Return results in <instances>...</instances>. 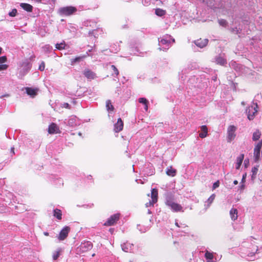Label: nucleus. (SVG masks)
<instances>
[{"label": "nucleus", "instance_id": "f257e3e1", "mask_svg": "<svg viewBox=\"0 0 262 262\" xmlns=\"http://www.w3.org/2000/svg\"><path fill=\"white\" fill-rule=\"evenodd\" d=\"M253 238L252 237H251L248 241L243 242L241 248L243 257H252L257 253L258 246L254 244L255 242L253 241Z\"/></svg>", "mask_w": 262, "mask_h": 262}, {"label": "nucleus", "instance_id": "f03ea898", "mask_svg": "<svg viewBox=\"0 0 262 262\" xmlns=\"http://www.w3.org/2000/svg\"><path fill=\"white\" fill-rule=\"evenodd\" d=\"M31 58H26L18 63V77L21 79L27 74L32 68Z\"/></svg>", "mask_w": 262, "mask_h": 262}, {"label": "nucleus", "instance_id": "7ed1b4c3", "mask_svg": "<svg viewBox=\"0 0 262 262\" xmlns=\"http://www.w3.org/2000/svg\"><path fill=\"white\" fill-rule=\"evenodd\" d=\"M159 46L160 47L159 49L160 51H166L170 47L171 44V41L173 42H175L174 38L172 36L168 34H165L162 37L158 38Z\"/></svg>", "mask_w": 262, "mask_h": 262}, {"label": "nucleus", "instance_id": "20e7f679", "mask_svg": "<svg viewBox=\"0 0 262 262\" xmlns=\"http://www.w3.org/2000/svg\"><path fill=\"white\" fill-rule=\"evenodd\" d=\"M258 111V105L257 103L252 102V104L247 107L246 110V113L247 115V118L249 120H252L255 114Z\"/></svg>", "mask_w": 262, "mask_h": 262}, {"label": "nucleus", "instance_id": "39448f33", "mask_svg": "<svg viewBox=\"0 0 262 262\" xmlns=\"http://www.w3.org/2000/svg\"><path fill=\"white\" fill-rule=\"evenodd\" d=\"M77 9L76 7L70 6L61 7L58 9V13L61 16H70L74 14Z\"/></svg>", "mask_w": 262, "mask_h": 262}, {"label": "nucleus", "instance_id": "423d86ee", "mask_svg": "<svg viewBox=\"0 0 262 262\" xmlns=\"http://www.w3.org/2000/svg\"><path fill=\"white\" fill-rule=\"evenodd\" d=\"M92 248L93 244L91 242L84 241L77 248V250L81 253H84L90 250Z\"/></svg>", "mask_w": 262, "mask_h": 262}, {"label": "nucleus", "instance_id": "0eeeda50", "mask_svg": "<svg viewBox=\"0 0 262 262\" xmlns=\"http://www.w3.org/2000/svg\"><path fill=\"white\" fill-rule=\"evenodd\" d=\"M262 147V140L256 145L254 149V160L258 162L260 160V150Z\"/></svg>", "mask_w": 262, "mask_h": 262}, {"label": "nucleus", "instance_id": "6e6552de", "mask_svg": "<svg viewBox=\"0 0 262 262\" xmlns=\"http://www.w3.org/2000/svg\"><path fill=\"white\" fill-rule=\"evenodd\" d=\"M120 213H116L111 215L104 224V226H113L114 224L119 220L120 217Z\"/></svg>", "mask_w": 262, "mask_h": 262}, {"label": "nucleus", "instance_id": "1a4fd4ad", "mask_svg": "<svg viewBox=\"0 0 262 262\" xmlns=\"http://www.w3.org/2000/svg\"><path fill=\"white\" fill-rule=\"evenodd\" d=\"M236 127L233 125H230L228 128L227 141L231 142L235 138V132Z\"/></svg>", "mask_w": 262, "mask_h": 262}, {"label": "nucleus", "instance_id": "9d476101", "mask_svg": "<svg viewBox=\"0 0 262 262\" xmlns=\"http://www.w3.org/2000/svg\"><path fill=\"white\" fill-rule=\"evenodd\" d=\"M70 230V228L68 226H65L60 231L58 236V239L63 241L68 236V233Z\"/></svg>", "mask_w": 262, "mask_h": 262}, {"label": "nucleus", "instance_id": "9b49d317", "mask_svg": "<svg viewBox=\"0 0 262 262\" xmlns=\"http://www.w3.org/2000/svg\"><path fill=\"white\" fill-rule=\"evenodd\" d=\"M193 42L195 45L196 46L202 49L207 46L208 42V39L200 38L194 40Z\"/></svg>", "mask_w": 262, "mask_h": 262}, {"label": "nucleus", "instance_id": "f8f14e48", "mask_svg": "<svg viewBox=\"0 0 262 262\" xmlns=\"http://www.w3.org/2000/svg\"><path fill=\"white\" fill-rule=\"evenodd\" d=\"M83 75L88 79H94L96 77V74L89 69H85L83 71Z\"/></svg>", "mask_w": 262, "mask_h": 262}, {"label": "nucleus", "instance_id": "ddd939ff", "mask_svg": "<svg viewBox=\"0 0 262 262\" xmlns=\"http://www.w3.org/2000/svg\"><path fill=\"white\" fill-rule=\"evenodd\" d=\"M173 212L181 211L182 210V207L181 205L176 203L174 201L167 205Z\"/></svg>", "mask_w": 262, "mask_h": 262}, {"label": "nucleus", "instance_id": "4468645a", "mask_svg": "<svg viewBox=\"0 0 262 262\" xmlns=\"http://www.w3.org/2000/svg\"><path fill=\"white\" fill-rule=\"evenodd\" d=\"M48 132L50 134H54L59 133L60 131L57 124L54 123H52L49 126Z\"/></svg>", "mask_w": 262, "mask_h": 262}, {"label": "nucleus", "instance_id": "2eb2a0df", "mask_svg": "<svg viewBox=\"0 0 262 262\" xmlns=\"http://www.w3.org/2000/svg\"><path fill=\"white\" fill-rule=\"evenodd\" d=\"M122 250L125 252H131L133 250L134 245L130 243L126 242L121 244V245Z\"/></svg>", "mask_w": 262, "mask_h": 262}, {"label": "nucleus", "instance_id": "dca6fc26", "mask_svg": "<svg viewBox=\"0 0 262 262\" xmlns=\"http://www.w3.org/2000/svg\"><path fill=\"white\" fill-rule=\"evenodd\" d=\"M123 122L122 119L119 118L118 119L117 123L114 124V130L116 133L121 131L123 128Z\"/></svg>", "mask_w": 262, "mask_h": 262}, {"label": "nucleus", "instance_id": "f3484780", "mask_svg": "<svg viewBox=\"0 0 262 262\" xmlns=\"http://www.w3.org/2000/svg\"><path fill=\"white\" fill-rule=\"evenodd\" d=\"M26 93L31 97H34L37 94L38 89L37 88H32L30 87L25 88Z\"/></svg>", "mask_w": 262, "mask_h": 262}, {"label": "nucleus", "instance_id": "a211bd4d", "mask_svg": "<svg viewBox=\"0 0 262 262\" xmlns=\"http://www.w3.org/2000/svg\"><path fill=\"white\" fill-rule=\"evenodd\" d=\"M165 204L166 206L174 201V195L170 192H166L165 194Z\"/></svg>", "mask_w": 262, "mask_h": 262}, {"label": "nucleus", "instance_id": "6ab92c4d", "mask_svg": "<svg viewBox=\"0 0 262 262\" xmlns=\"http://www.w3.org/2000/svg\"><path fill=\"white\" fill-rule=\"evenodd\" d=\"M82 25L84 27L89 29V27L92 28V29L95 28L96 27V23L94 20H88L84 21Z\"/></svg>", "mask_w": 262, "mask_h": 262}, {"label": "nucleus", "instance_id": "aec40b11", "mask_svg": "<svg viewBox=\"0 0 262 262\" xmlns=\"http://www.w3.org/2000/svg\"><path fill=\"white\" fill-rule=\"evenodd\" d=\"M244 158V155L243 154H241L238 157L236 158V166L235 168L236 169H239L241 167V166L243 163V160Z\"/></svg>", "mask_w": 262, "mask_h": 262}, {"label": "nucleus", "instance_id": "412c9836", "mask_svg": "<svg viewBox=\"0 0 262 262\" xmlns=\"http://www.w3.org/2000/svg\"><path fill=\"white\" fill-rule=\"evenodd\" d=\"M20 6L22 9L29 12H31L33 10V6L28 3H20Z\"/></svg>", "mask_w": 262, "mask_h": 262}, {"label": "nucleus", "instance_id": "4be33fe9", "mask_svg": "<svg viewBox=\"0 0 262 262\" xmlns=\"http://www.w3.org/2000/svg\"><path fill=\"white\" fill-rule=\"evenodd\" d=\"M67 123L71 127H75L77 126V118L75 116H71L69 118Z\"/></svg>", "mask_w": 262, "mask_h": 262}, {"label": "nucleus", "instance_id": "5701e85b", "mask_svg": "<svg viewBox=\"0 0 262 262\" xmlns=\"http://www.w3.org/2000/svg\"><path fill=\"white\" fill-rule=\"evenodd\" d=\"M202 133L199 134V136L201 138H205L208 134V128L206 125H202L201 126Z\"/></svg>", "mask_w": 262, "mask_h": 262}, {"label": "nucleus", "instance_id": "b1692460", "mask_svg": "<svg viewBox=\"0 0 262 262\" xmlns=\"http://www.w3.org/2000/svg\"><path fill=\"white\" fill-rule=\"evenodd\" d=\"M237 210L235 208H232L230 211V217L233 221H235L237 218Z\"/></svg>", "mask_w": 262, "mask_h": 262}, {"label": "nucleus", "instance_id": "393cba45", "mask_svg": "<svg viewBox=\"0 0 262 262\" xmlns=\"http://www.w3.org/2000/svg\"><path fill=\"white\" fill-rule=\"evenodd\" d=\"M166 174L170 177H174L177 173L176 169L172 168L171 166H170L167 168L166 171Z\"/></svg>", "mask_w": 262, "mask_h": 262}, {"label": "nucleus", "instance_id": "a878e982", "mask_svg": "<svg viewBox=\"0 0 262 262\" xmlns=\"http://www.w3.org/2000/svg\"><path fill=\"white\" fill-rule=\"evenodd\" d=\"M53 215L58 220H60L62 219V213L60 209L56 208L53 210Z\"/></svg>", "mask_w": 262, "mask_h": 262}, {"label": "nucleus", "instance_id": "bb28decb", "mask_svg": "<svg viewBox=\"0 0 262 262\" xmlns=\"http://www.w3.org/2000/svg\"><path fill=\"white\" fill-rule=\"evenodd\" d=\"M216 62L222 66H224L227 63L226 60L222 57L217 56L215 58Z\"/></svg>", "mask_w": 262, "mask_h": 262}, {"label": "nucleus", "instance_id": "cd10ccee", "mask_svg": "<svg viewBox=\"0 0 262 262\" xmlns=\"http://www.w3.org/2000/svg\"><path fill=\"white\" fill-rule=\"evenodd\" d=\"M158 190L156 188H152L151 189V199L154 200L155 201H157L158 200Z\"/></svg>", "mask_w": 262, "mask_h": 262}, {"label": "nucleus", "instance_id": "c85d7f7f", "mask_svg": "<svg viewBox=\"0 0 262 262\" xmlns=\"http://www.w3.org/2000/svg\"><path fill=\"white\" fill-rule=\"evenodd\" d=\"M155 14L158 16H163L166 14V11L160 8H157L155 10Z\"/></svg>", "mask_w": 262, "mask_h": 262}, {"label": "nucleus", "instance_id": "c756f323", "mask_svg": "<svg viewBox=\"0 0 262 262\" xmlns=\"http://www.w3.org/2000/svg\"><path fill=\"white\" fill-rule=\"evenodd\" d=\"M260 135L261 133L259 130L256 131L253 134L252 140L255 141L258 140L260 138Z\"/></svg>", "mask_w": 262, "mask_h": 262}, {"label": "nucleus", "instance_id": "7c9ffc66", "mask_svg": "<svg viewBox=\"0 0 262 262\" xmlns=\"http://www.w3.org/2000/svg\"><path fill=\"white\" fill-rule=\"evenodd\" d=\"M106 107L108 111H113L114 107L112 104L111 100H108L106 102Z\"/></svg>", "mask_w": 262, "mask_h": 262}, {"label": "nucleus", "instance_id": "2f4dec72", "mask_svg": "<svg viewBox=\"0 0 262 262\" xmlns=\"http://www.w3.org/2000/svg\"><path fill=\"white\" fill-rule=\"evenodd\" d=\"M258 166H254L252 168V170H251V172L252 173V176H251V179H255L256 178V175L257 173V171H258Z\"/></svg>", "mask_w": 262, "mask_h": 262}, {"label": "nucleus", "instance_id": "473e14b6", "mask_svg": "<svg viewBox=\"0 0 262 262\" xmlns=\"http://www.w3.org/2000/svg\"><path fill=\"white\" fill-rule=\"evenodd\" d=\"M231 32L233 33L236 34H238L241 33L242 30L240 28H238L237 27L234 28H230L229 29Z\"/></svg>", "mask_w": 262, "mask_h": 262}, {"label": "nucleus", "instance_id": "72a5a7b5", "mask_svg": "<svg viewBox=\"0 0 262 262\" xmlns=\"http://www.w3.org/2000/svg\"><path fill=\"white\" fill-rule=\"evenodd\" d=\"M66 46V44L64 41L63 42H61L60 43H56L55 45V47L57 49L59 50H61L64 49Z\"/></svg>", "mask_w": 262, "mask_h": 262}, {"label": "nucleus", "instance_id": "f704fd0d", "mask_svg": "<svg viewBox=\"0 0 262 262\" xmlns=\"http://www.w3.org/2000/svg\"><path fill=\"white\" fill-rule=\"evenodd\" d=\"M215 195L214 194H212L211 196L208 199L206 203H207V206L209 207L210 204L212 203L213 200L215 199Z\"/></svg>", "mask_w": 262, "mask_h": 262}, {"label": "nucleus", "instance_id": "c9c22d12", "mask_svg": "<svg viewBox=\"0 0 262 262\" xmlns=\"http://www.w3.org/2000/svg\"><path fill=\"white\" fill-rule=\"evenodd\" d=\"M96 32L97 30L95 29L94 28L92 29V30H90L88 33L89 36H94V37L96 38L97 35H98V34L96 33Z\"/></svg>", "mask_w": 262, "mask_h": 262}, {"label": "nucleus", "instance_id": "e433bc0d", "mask_svg": "<svg viewBox=\"0 0 262 262\" xmlns=\"http://www.w3.org/2000/svg\"><path fill=\"white\" fill-rule=\"evenodd\" d=\"M219 24L220 26L226 27L228 24V22L223 19H221L218 20Z\"/></svg>", "mask_w": 262, "mask_h": 262}, {"label": "nucleus", "instance_id": "4c0bfd02", "mask_svg": "<svg viewBox=\"0 0 262 262\" xmlns=\"http://www.w3.org/2000/svg\"><path fill=\"white\" fill-rule=\"evenodd\" d=\"M60 250H59L58 251H55L53 253V260H56L58 259V258L59 257V256L60 255Z\"/></svg>", "mask_w": 262, "mask_h": 262}, {"label": "nucleus", "instance_id": "58836bf2", "mask_svg": "<svg viewBox=\"0 0 262 262\" xmlns=\"http://www.w3.org/2000/svg\"><path fill=\"white\" fill-rule=\"evenodd\" d=\"M17 14V10L14 8L11 11L9 12L8 15L11 17H15Z\"/></svg>", "mask_w": 262, "mask_h": 262}, {"label": "nucleus", "instance_id": "ea45409f", "mask_svg": "<svg viewBox=\"0 0 262 262\" xmlns=\"http://www.w3.org/2000/svg\"><path fill=\"white\" fill-rule=\"evenodd\" d=\"M139 102L145 105L148 103V101L145 98L142 97L139 99Z\"/></svg>", "mask_w": 262, "mask_h": 262}, {"label": "nucleus", "instance_id": "a19ab883", "mask_svg": "<svg viewBox=\"0 0 262 262\" xmlns=\"http://www.w3.org/2000/svg\"><path fill=\"white\" fill-rule=\"evenodd\" d=\"M205 257L207 260L213 259V255L212 253L207 251L205 254Z\"/></svg>", "mask_w": 262, "mask_h": 262}, {"label": "nucleus", "instance_id": "79ce46f5", "mask_svg": "<svg viewBox=\"0 0 262 262\" xmlns=\"http://www.w3.org/2000/svg\"><path fill=\"white\" fill-rule=\"evenodd\" d=\"M43 48L46 52H50L52 50V47L49 45H45Z\"/></svg>", "mask_w": 262, "mask_h": 262}, {"label": "nucleus", "instance_id": "37998d69", "mask_svg": "<svg viewBox=\"0 0 262 262\" xmlns=\"http://www.w3.org/2000/svg\"><path fill=\"white\" fill-rule=\"evenodd\" d=\"M157 201H155L154 200L151 199V200H150L149 202L146 203L145 205L146 207H148L149 206H153L154 204L156 203Z\"/></svg>", "mask_w": 262, "mask_h": 262}, {"label": "nucleus", "instance_id": "c03bdc74", "mask_svg": "<svg viewBox=\"0 0 262 262\" xmlns=\"http://www.w3.org/2000/svg\"><path fill=\"white\" fill-rule=\"evenodd\" d=\"M111 68L113 70L114 74L118 76L119 75V72L117 68L114 65H112Z\"/></svg>", "mask_w": 262, "mask_h": 262}, {"label": "nucleus", "instance_id": "a18cd8bd", "mask_svg": "<svg viewBox=\"0 0 262 262\" xmlns=\"http://www.w3.org/2000/svg\"><path fill=\"white\" fill-rule=\"evenodd\" d=\"M45 62L44 61H42L41 62V63L40 64L39 66V70H40V71H44L45 70Z\"/></svg>", "mask_w": 262, "mask_h": 262}, {"label": "nucleus", "instance_id": "49530a36", "mask_svg": "<svg viewBox=\"0 0 262 262\" xmlns=\"http://www.w3.org/2000/svg\"><path fill=\"white\" fill-rule=\"evenodd\" d=\"M7 61V57L6 56L0 57V64H3Z\"/></svg>", "mask_w": 262, "mask_h": 262}, {"label": "nucleus", "instance_id": "de8ad7c7", "mask_svg": "<svg viewBox=\"0 0 262 262\" xmlns=\"http://www.w3.org/2000/svg\"><path fill=\"white\" fill-rule=\"evenodd\" d=\"M137 228H138V229L141 231V233H144L146 231H147V228H144V229H143L142 228H141V226L139 225H138L137 226Z\"/></svg>", "mask_w": 262, "mask_h": 262}, {"label": "nucleus", "instance_id": "09e8293b", "mask_svg": "<svg viewBox=\"0 0 262 262\" xmlns=\"http://www.w3.org/2000/svg\"><path fill=\"white\" fill-rule=\"evenodd\" d=\"M8 67L7 64H0V71L6 70Z\"/></svg>", "mask_w": 262, "mask_h": 262}, {"label": "nucleus", "instance_id": "8fccbe9b", "mask_svg": "<svg viewBox=\"0 0 262 262\" xmlns=\"http://www.w3.org/2000/svg\"><path fill=\"white\" fill-rule=\"evenodd\" d=\"M219 185H220L219 181H217L216 182H214L213 184L212 189H215L217 188V187H219Z\"/></svg>", "mask_w": 262, "mask_h": 262}, {"label": "nucleus", "instance_id": "3c124183", "mask_svg": "<svg viewBox=\"0 0 262 262\" xmlns=\"http://www.w3.org/2000/svg\"><path fill=\"white\" fill-rule=\"evenodd\" d=\"M84 57H80V56H79V57H76L75 59H74L73 62H79L83 58H84Z\"/></svg>", "mask_w": 262, "mask_h": 262}, {"label": "nucleus", "instance_id": "603ef678", "mask_svg": "<svg viewBox=\"0 0 262 262\" xmlns=\"http://www.w3.org/2000/svg\"><path fill=\"white\" fill-rule=\"evenodd\" d=\"M95 48V46H94L93 47H92L91 49L89 50L86 52V55H85L84 56H83V57H86L87 56H90V55L89 54V53L92 52L93 50H94V48Z\"/></svg>", "mask_w": 262, "mask_h": 262}, {"label": "nucleus", "instance_id": "864d4df0", "mask_svg": "<svg viewBox=\"0 0 262 262\" xmlns=\"http://www.w3.org/2000/svg\"><path fill=\"white\" fill-rule=\"evenodd\" d=\"M241 185L239 186L238 189L241 190V191H243L245 188V185L244 183H241Z\"/></svg>", "mask_w": 262, "mask_h": 262}, {"label": "nucleus", "instance_id": "5fc2aeb1", "mask_svg": "<svg viewBox=\"0 0 262 262\" xmlns=\"http://www.w3.org/2000/svg\"><path fill=\"white\" fill-rule=\"evenodd\" d=\"M62 107L66 108H70V105L69 103H68L64 102L63 104H62Z\"/></svg>", "mask_w": 262, "mask_h": 262}, {"label": "nucleus", "instance_id": "6e6d98bb", "mask_svg": "<svg viewBox=\"0 0 262 262\" xmlns=\"http://www.w3.org/2000/svg\"><path fill=\"white\" fill-rule=\"evenodd\" d=\"M244 164L245 167L247 168L249 164V159H245Z\"/></svg>", "mask_w": 262, "mask_h": 262}, {"label": "nucleus", "instance_id": "4d7b16f0", "mask_svg": "<svg viewBox=\"0 0 262 262\" xmlns=\"http://www.w3.org/2000/svg\"><path fill=\"white\" fill-rule=\"evenodd\" d=\"M246 176H247V174L246 173L243 175L242 182L241 183H244L245 182Z\"/></svg>", "mask_w": 262, "mask_h": 262}, {"label": "nucleus", "instance_id": "13d9d810", "mask_svg": "<svg viewBox=\"0 0 262 262\" xmlns=\"http://www.w3.org/2000/svg\"><path fill=\"white\" fill-rule=\"evenodd\" d=\"M57 181L59 182L60 185H63V181L61 178L57 179Z\"/></svg>", "mask_w": 262, "mask_h": 262}, {"label": "nucleus", "instance_id": "bf43d9fd", "mask_svg": "<svg viewBox=\"0 0 262 262\" xmlns=\"http://www.w3.org/2000/svg\"><path fill=\"white\" fill-rule=\"evenodd\" d=\"M149 2V0H143L142 1V3L144 4V5H145V4H148Z\"/></svg>", "mask_w": 262, "mask_h": 262}, {"label": "nucleus", "instance_id": "052dcab7", "mask_svg": "<svg viewBox=\"0 0 262 262\" xmlns=\"http://www.w3.org/2000/svg\"><path fill=\"white\" fill-rule=\"evenodd\" d=\"M242 67V66L241 65L237 66L235 68V70L236 71L239 70Z\"/></svg>", "mask_w": 262, "mask_h": 262}, {"label": "nucleus", "instance_id": "680f3d73", "mask_svg": "<svg viewBox=\"0 0 262 262\" xmlns=\"http://www.w3.org/2000/svg\"><path fill=\"white\" fill-rule=\"evenodd\" d=\"M148 103H147V104H146L144 105V109H145V111H147V110H148Z\"/></svg>", "mask_w": 262, "mask_h": 262}, {"label": "nucleus", "instance_id": "e2e57ef3", "mask_svg": "<svg viewBox=\"0 0 262 262\" xmlns=\"http://www.w3.org/2000/svg\"><path fill=\"white\" fill-rule=\"evenodd\" d=\"M212 79L213 81H216L217 80V76H214L212 77Z\"/></svg>", "mask_w": 262, "mask_h": 262}, {"label": "nucleus", "instance_id": "0e129e2a", "mask_svg": "<svg viewBox=\"0 0 262 262\" xmlns=\"http://www.w3.org/2000/svg\"><path fill=\"white\" fill-rule=\"evenodd\" d=\"M175 225H176L177 226L179 227H181V226L179 225V223H178V221H177V220H176Z\"/></svg>", "mask_w": 262, "mask_h": 262}, {"label": "nucleus", "instance_id": "69168bd1", "mask_svg": "<svg viewBox=\"0 0 262 262\" xmlns=\"http://www.w3.org/2000/svg\"><path fill=\"white\" fill-rule=\"evenodd\" d=\"M207 262H216L215 261L213 260V259H208L207 260Z\"/></svg>", "mask_w": 262, "mask_h": 262}, {"label": "nucleus", "instance_id": "338daca9", "mask_svg": "<svg viewBox=\"0 0 262 262\" xmlns=\"http://www.w3.org/2000/svg\"><path fill=\"white\" fill-rule=\"evenodd\" d=\"M11 152H12L13 154H14V147H11Z\"/></svg>", "mask_w": 262, "mask_h": 262}, {"label": "nucleus", "instance_id": "774afa93", "mask_svg": "<svg viewBox=\"0 0 262 262\" xmlns=\"http://www.w3.org/2000/svg\"><path fill=\"white\" fill-rule=\"evenodd\" d=\"M233 184H234V185H237V184H238V181H237V180H234V181H233Z\"/></svg>", "mask_w": 262, "mask_h": 262}]
</instances>
